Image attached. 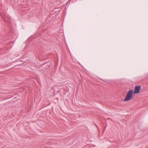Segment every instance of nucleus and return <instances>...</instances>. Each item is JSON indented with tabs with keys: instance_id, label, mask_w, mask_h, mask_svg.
Segmentation results:
<instances>
[{
	"instance_id": "7ed1b4c3",
	"label": "nucleus",
	"mask_w": 148,
	"mask_h": 148,
	"mask_svg": "<svg viewBox=\"0 0 148 148\" xmlns=\"http://www.w3.org/2000/svg\"><path fill=\"white\" fill-rule=\"evenodd\" d=\"M111 120V119L110 118H108L107 119V120Z\"/></svg>"
},
{
	"instance_id": "f03ea898",
	"label": "nucleus",
	"mask_w": 148,
	"mask_h": 148,
	"mask_svg": "<svg viewBox=\"0 0 148 148\" xmlns=\"http://www.w3.org/2000/svg\"><path fill=\"white\" fill-rule=\"evenodd\" d=\"M140 88L141 86H135V89L134 92V94H138L140 92Z\"/></svg>"
},
{
	"instance_id": "f257e3e1",
	"label": "nucleus",
	"mask_w": 148,
	"mask_h": 148,
	"mask_svg": "<svg viewBox=\"0 0 148 148\" xmlns=\"http://www.w3.org/2000/svg\"><path fill=\"white\" fill-rule=\"evenodd\" d=\"M133 94V91L132 90H129L124 100V101H128L130 100Z\"/></svg>"
}]
</instances>
